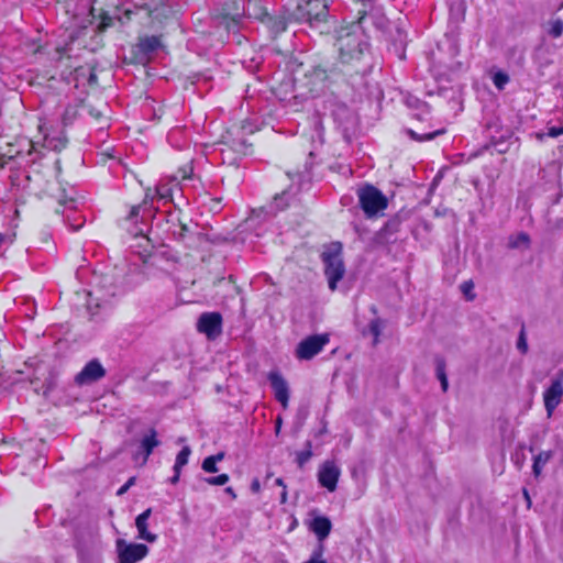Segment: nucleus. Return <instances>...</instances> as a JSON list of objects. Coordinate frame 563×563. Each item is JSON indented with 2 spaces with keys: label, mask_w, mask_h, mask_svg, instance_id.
Masks as SVG:
<instances>
[{
  "label": "nucleus",
  "mask_w": 563,
  "mask_h": 563,
  "mask_svg": "<svg viewBox=\"0 0 563 563\" xmlns=\"http://www.w3.org/2000/svg\"><path fill=\"white\" fill-rule=\"evenodd\" d=\"M212 201H214L217 205H220L222 202V198H213Z\"/></svg>",
  "instance_id": "obj_60"
},
{
  "label": "nucleus",
  "mask_w": 563,
  "mask_h": 563,
  "mask_svg": "<svg viewBox=\"0 0 563 563\" xmlns=\"http://www.w3.org/2000/svg\"><path fill=\"white\" fill-rule=\"evenodd\" d=\"M563 399V369L559 371L543 393L544 408L550 418Z\"/></svg>",
  "instance_id": "obj_8"
},
{
  "label": "nucleus",
  "mask_w": 563,
  "mask_h": 563,
  "mask_svg": "<svg viewBox=\"0 0 563 563\" xmlns=\"http://www.w3.org/2000/svg\"><path fill=\"white\" fill-rule=\"evenodd\" d=\"M549 64H550V62H547L544 65H543V64H542V65H540L539 73H540V75H541V76H544V75H545V74H544V66H545V65H549Z\"/></svg>",
  "instance_id": "obj_56"
},
{
  "label": "nucleus",
  "mask_w": 563,
  "mask_h": 563,
  "mask_svg": "<svg viewBox=\"0 0 563 563\" xmlns=\"http://www.w3.org/2000/svg\"><path fill=\"white\" fill-rule=\"evenodd\" d=\"M305 563H327L325 560H322V561H307Z\"/></svg>",
  "instance_id": "obj_62"
},
{
  "label": "nucleus",
  "mask_w": 563,
  "mask_h": 563,
  "mask_svg": "<svg viewBox=\"0 0 563 563\" xmlns=\"http://www.w3.org/2000/svg\"><path fill=\"white\" fill-rule=\"evenodd\" d=\"M96 80H97V76L95 74H91L90 78H89V81L92 82V81H96Z\"/></svg>",
  "instance_id": "obj_61"
},
{
  "label": "nucleus",
  "mask_w": 563,
  "mask_h": 563,
  "mask_svg": "<svg viewBox=\"0 0 563 563\" xmlns=\"http://www.w3.org/2000/svg\"><path fill=\"white\" fill-rule=\"evenodd\" d=\"M275 484H276L277 486H282V487H283V489H286V485H285V483H284L283 478H280V477H279V478H276V479H275Z\"/></svg>",
  "instance_id": "obj_55"
},
{
  "label": "nucleus",
  "mask_w": 563,
  "mask_h": 563,
  "mask_svg": "<svg viewBox=\"0 0 563 563\" xmlns=\"http://www.w3.org/2000/svg\"><path fill=\"white\" fill-rule=\"evenodd\" d=\"M280 426H282V419H280V418H278V419L276 420V432H279V430H280Z\"/></svg>",
  "instance_id": "obj_58"
},
{
  "label": "nucleus",
  "mask_w": 563,
  "mask_h": 563,
  "mask_svg": "<svg viewBox=\"0 0 563 563\" xmlns=\"http://www.w3.org/2000/svg\"><path fill=\"white\" fill-rule=\"evenodd\" d=\"M474 288V284L472 280L464 282L461 285L462 292L466 296L468 300H473L475 298V295L472 292Z\"/></svg>",
  "instance_id": "obj_42"
},
{
  "label": "nucleus",
  "mask_w": 563,
  "mask_h": 563,
  "mask_svg": "<svg viewBox=\"0 0 563 563\" xmlns=\"http://www.w3.org/2000/svg\"><path fill=\"white\" fill-rule=\"evenodd\" d=\"M167 222L170 223L169 231L174 239L190 247L195 241V233L180 220L178 213L168 212Z\"/></svg>",
  "instance_id": "obj_12"
},
{
  "label": "nucleus",
  "mask_w": 563,
  "mask_h": 563,
  "mask_svg": "<svg viewBox=\"0 0 563 563\" xmlns=\"http://www.w3.org/2000/svg\"><path fill=\"white\" fill-rule=\"evenodd\" d=\"M340 474L341 471L333 461H325L319 468L318 482L329 492H334L336 489Z\"/></svg>",
  "instance_id": "obj_15"
},
{
  "label": "nucleus",
  "mask_w": 563,
  "mask_h": 563,
  "mask_svg": "<svg viewBox=\"0 0 563 563\" xmlns=\"http://www.w3.org/2000/svg\"><path fill=\"white\" fill-rule=\"evenodd\" d=\"M224 492L231 496V498L235 499L236 498V494L234 493L233 488L232 487H227L224 489Z\"/></svg>",
  "instance_id": "obj_53"
},
{
  "label": "nucleus",
  "mask_w": 563,
  "mask_h": 563,
  "mask_svg": "<svg viewBox=\"0 0 563 563\" xmlns=\"http://www.w3.org/2000/svg\"><path fill=\"white\" fill-rule=\"evenodd\" d=\"M323 552H324L323 542L319 541V544L313 549L312 554L308 561H322Z\"/></svg>",
  "instance_id": "obj_43"
},
{
  "label": "nucleus",
  "mask_w": 563,
  "mask_h": 563,
  "mask_svg": "<svg viewBox=\"0 0 563 563\" xmlns=\"http://www.w3.org/2000/svg\"><path fill=\"white\" fill-rule=\"evenodd\" d=\"M81 108H82L84 110H86V111H87V113H88L91 118H93V119H96V120H100V119H102V118H103V112H102V110L97 109L96 107H93V106H91V104H82V106H81Z\"/></svg>",
  "instance_id": "obj_40"
},
{
  "label": "nucleus",
  "mask_w": 563,
  "mask_h": 563,
  "mask_svg": "<svg viewBox=\"0 0 563 563\" xmlns=\"http://www.w3.org/2000/svg\"><path fill=\"white\" fill-rule=\"evenodd\" d=\"M268 380L276 400L280 402L284 408H287L289 400V387L286 379L279 372H271L268 374Z\"/></svg>",
  "instance_id": "obj_17"
},
{
  "label": "nucleus",
  "mask_w": 563,
  "mask_h": 563,
  "mask_svg": "<svg viewBox=\"0 0 563 563\" xmlns=\"http://www.w3.org/2000/svg\"><path fill=\"white\" fill-rule=\"evenodd\" d=\"M222 321L220 312H203L198 318L197 330L209 340H214L222 333Z\"/></svg>",
  "instance_id": "obj_10"
},
{
  "label": "nucleus",
  "mask_w": 563,
  "mask_h": 563,
  "mask_svg": "<svg viewBox=\"0 0 563 563\" xmlns=\"http://www.w3.org/2000/svg\"><path fill=\"white\" fill-rule=\"evenodd\" d=\"M286 8L292 19L307 22L310 26H318L327 21L325 0H288Z\"/></svg>",
  "instance_id": "obj_2"
},
{
  "label": "nucleus",
  "mask_w": 563,
  "mask_h": 563,
  "mask_svg": "<svg viewBox=\"0 0 563 563\" xmlns=\"http://www.w3.org/2000/svg\"><path fill=\"white\" fill-rule=\"evenodd\" d=\"M356 195L358 206L368 219L383 214L388 207L387 197L374 185L364 184L356 190Z\"/></svg>",
  "instance_id": "obj_3"
},
{
  "label": "nucleus",
  "mask_w": 563,
  "mask_h": 563,
  "mask_svg": "<svg viewBox=\"0 0 563 563\" xmlns=\"http://www.w3.org/2000/svg\"><path fill=\"white\" fill-rule=\"evenodd\" d=\"M180 174L181 180H187L192 178V167L191 166H185L179 169L178 172Z\"/></svg>",
  "instance_id": "obj_46"
},
{
  "label": "nucleus",
  "mask_w": 563,
  "mask_h": 563,
  "mask_svg": "<svg viewBox=\"0 0 563 563\" xmlns=\"http://www.w3.org/2000/svg\"><path fill=\"white\" fill-rule=\"evenodd\" d=\"M341 243H333L328 250L321 254L324 264V274L328 278L329 288L336 289V284L341 280L345 273L344 263L341 256Z\"/></svg>",
  "instance_id": "obj_4"
},
{
  "label": "nucleus",
  "mask_w": 563,
  "mask_h": 563,
  "mask_svg": "<svg viewBox=\"0 0 563 563\" xmlns=\"http://www.w3.org/2000/svg\"><path fill=\"white\" fill-rule=\"evenodd\" d=\"M334 46L338 56L322 57L306 71L305 77L312 86L310 91L319 92L338 84H353L372 70L369 44L358 26L351 25L338 31Z\"/></svg>",
  "instance_id": "obj_1"
},
{
  "label": "nucleus",
  "mask_w": 563,
  "mask_h": 563,
  "mask_svg": "<svg viewBox=\"0 0 563 563\" xmlns=\"http://www.w3.org/2000/svg\"><path fill=\"white\" fill-rule=\"evenodd\" d=\"M106 376V369L99 360L89 361L75 376V383L79 386L93 384Z\"/></svg>",
  "instance_id": "obj_13"
},
{
  "label": "nucleus",
  "mask_w": 563,
  "mask_h": 563,
  "mask_svg": "<svg viewBox=\"0 0 563 563\" xmlns=\"http://www.w3.org/2000/svg\"><path fill=\"white\" fill-rule=\"evenodd\" d=\"M140 10H144L150 18V27L157 32L162 30L169 20L174 16V11L170 5L166 3H159L154 8H150L147 4L141 7Z\"/></svg>",
  "instance_id": "obj_11"
},
{
  "label": "nucleus",
  "mask_w": 563,
  "mask_h": 563,
  "mask_svg": "<svg viewBox=\"0 0 563 563\" xmlns=\"http://www.w3.org/2000/svg\"><path fill=\"white\" fill-rule=\"evenodd\" d=\"M374 1L375 0H361L362 9L357 10V14H358L357 22L358 23H361L362 20L366 16L367 12L369 10H372ZM355 2L357 3V2H360V0H355Z\"/></svg>",
  "instance_id": "obj_33"
},
{
  "label": "nucleus",
  "mask_w": 563,
  "mask_h": 563,
  "mask_svg": "<svg viewBox=\"0 0 563 563\" xmlns=\"http://www.w3.org/2000/svg\"><path fill=\"white\" fill-rule=\"evenodd\" d=\"M563 134V126H551L547 133H537V139L543 141L545 136L558 137Z\"/></svg>",
  "instance_id": "obj_35"
},
{
  "label": "nucleus",
  "mask_w": 563,
  "mask_h": 563,
  "mask_svg": "<svg viewBox=\"0 0 563 563\" xmlns=\"http://www.w3.org/2000/svg\"><path fill=\"white\" fill-rule=\"evenodd\" d=\"M286 501H287V490L283 489V492L280 494V504H286Z\"/></svg>",
  "instance_id": "obj_54"
},
{
  "label": "nucleus",
  "mask_w": 563,
  "mask_h": 563,
  "mask_svg": "<svg viewBox=\"0 0 563 563\" xmlns=\"http://www.w3.org/2000/svg\"><path fill=\"white\" fill-rule=\"evenodd\" d=\"M142 206H133L128 216V220L136 221Z\"/></svg>",
  "instance_id": "obj_47"
},
{
  "label": "nucleus",
  "mask_w": 563,
  "mask_h": 563,
  "mask_svg": "<svg viewBox=\"0 0 563 563\" xmlns=\"http://www.w3.org/2000/svg\"><path fill=\"white\" fill-rule=\"evenodd\" d=\"M310 529L320 542H323L331 532V520L325 516H317L310 523Z\"/></svg>",
  "instance_id": "obj_21"
},
{
  "label": "nucleus",
  "mask_w": 563,
  "mask_h": 563,
  "mask_svg": "<svg viewBox=\"0 0 563 563\" xmlns=\"http://www.w3.org/2000/svg\"><path fill=\"white\" fill-rule=\"evenodd\" d=\"M329 334H313L301 340L296 347V357L298 360L309 361L319 354L329 343Z\"/></svg>",
  "instance_id": "obj_7"
},
{
  "label": "nucleus",
  "mask_w": 563,
  "mask_h": 563,
  "mask_svg": "<svg viewBox=\"0 0 563 563\" xmlns=\"http://www.w3.org/2000/svg\"><path fill=\"white\" fill-rule=\"evenodd\" d=\"M162 46L161 37L146 35L139 37V42L132 48L133 62L144 64Z\"/></svg>",
  "instance_id": "obj_9"
},
{
  "label": "nucleus",
  "mask_w": 563,
  "mask_h": 563,
  "mask_svg": "<svg viewBox=\"0 0 563 563\" xmlns=\"http://www.w3.org/2000/svg\"><path fill=\"white\" fill-rule=\"evenodd\" d=\"M380 324L382 320L379 318L372 320L369 323V331L374 335L375 342H377V338L380 334Z\"/></svg>",
  "instance_id": "obj_45"
},
{
  "label": "nucleus",
  "mask_w": 563,
  "mask_h": 563,
  "mask_svg": "<svg viewBox=\"0 0 563 563\" xmlns=\"http://www.w3.org/2000/svg\"><path fill=\"white\" fill-rule=\"evenodd\" d=\"M213 286L217 288L216 296L222 300L235 298L240 294V287L235 285V280L232 275L228 278H217L213 282Z\"/></svg>",
  "instance_id": "obj_18"
},
{
  "label": "nucleus",
  "mask_w": 563,
  "mask_h": 563,
  "mask_svg": "<svg viewBox=\"0 0 563 563\" xmlns=\"http://www.w3.org/2000/svg\"><path fill=\"white\" fill-rule=\"evenodd\" d=\"M549 24L550 29L548 32L553 38H558L563 34V21L561 19L551 20Z\"/></svg>",
  "instance_id": "obj_30"
},
{
  "label": "nucleus",
  "mask_w": 563,
  "mask_h": 563,
  "mask_svg": "<svg viewBox=\"0 0 563 563\" xmlns=\"http://www.w3.org/2000/svg\"><path fill=\"white\" fill-rule=\"evenodd\" d=\"M517 349L521 353H523V354L527 353V351H528V344H527L525 328H522L520 333H519V338H518V341H517Z\"/></svg>",
  "instance_id": "obj_44"
},
{
  "label": "nucleus",
  "mask_w": 563,
  "mask_h": 563,
  "mask_svg": "<svg viewBox=\"0 0 563 563\" xmlns=\"http://www.w3.org/2000/svg\"><path fill=\"white\" fill-rule=\"evenodd\" d=\"M552 451H542L533 459L532 472L536 477L540 476L542 467L551 460Z\"/></svg>",
  "instance_id": "obj_25"
},
{
  "label": "nucleus",
  "mask_w": 563,
  "mask_h": 563,
  "mask_svg": "<svg viewBox=\"0 0 563 563\" xmlns=\"http://www.w3.org/2000/svg\"><path fill=\"white\" fill-rule=\"evenodd\" d=\"M251 490L254 494H257L261 490V484L257 478L253 479V482L251 484Z\"/></svg>",
  "instance_id": "obj_49"
},
{
  "label": "nucleus",
  "mask_w": 563,
  "mask_h": 563,
  "mask_svg": "<svg viewBox=\"0 0 563 563\" xmlns=\"http://www.w3.org/2000/svg\"><path fill=\"white\" fill-rule=\"evenodd\" d=\"M305 450H312V443L310 440H307L305 443Z\"/></svg>",
  "instance_id": "obj_57"
},
{
  "label": "nucleus",
  "mask_w": 563,
  "mask_h": 563,
  "mask_svg": "<svg viewBox=\"0 0 563 563\" xmlns=\"http://www.w3.org/2000/svg\"><path fill=\"white\" fill-rule=\"evenodd\" d=\"M51 390V385H47V387L43 390V395H46Z\"/></svg>",
  "instance_id": "obj_64"
},
{
  "label": "nucleus",
  "mask_w": 563,
  "mask_h": 563,
  "mask_svg": "<svg viewBox=\"0 0 563 563\" xmlns=\"http://www.w3.org/2000/svg\"><path fill=\"white\" fill-rule=\"evenodd\" d=\"M292 195L290 189H285L280 194H276L272 203L268 207L261 208L260 212H267L271 216H275L278 211L285 210L290 205V199ZM254 213H257V210H253Z\"/></svg>",
  "instance_id": "obj_19"
},
{
  "label": "nucleus",
  "mask_w": 563,
  "mask_h": 563,
  "mask_svg": "<svg viewBox=\"0 0 563 563\" xmlns=\"http://www.w3.org/2000/svg\"><path fill=\"white\" fill-rule=\"evenodd\" d=\"M250 5H254V19L260 20L268 29L274 37L286 31L288 21L292 20L286 8L287 3L284 4L285 13H287V16L285 14H271L265 8L261 7L258 0L251 1ZM294 21L296 20L294 19Z\"/></svg>",
  "instance_id": "obj_5"
},
{
  "label": "nucleus",
  "mask_w": 563,
  "mask_h": 563,
  "mask_svg": "<svg viewBox=\"0 0 563 563\" xmlns=\"http://www.w3.org/2000/svg\"><path fill=\"white\" fill-rule=\"evenodd\" d=\"M325 432H327V429H325V427H324V428H322V429L317 433V437H318V435H321V434H323V433H325Z\"/></svg>",
  "instance_id": "obj_63"
},
{
  "label": "nucleus",
  "mask_w": 563,
  "mask_h": 563,
  "mask_svg": "<svg viewBox=\"0 0 563 563\" xmlns=\"http://www.w3.org/2000/svg\"><path fill=\"white\" fill-rule=\"evenodd\" d=\"M511 461L514 462V464L517 466L518 470H521L525 464V461H526V455H525L523 451L517 450L511 455Z\"/></svg>",
  "instance_id": "obj_41"
},
{
  "label": "nucleus",
  "mask_w": 563,
  "mask_h": 563,
  "mask_svg": "<svg viewBox=\"0 0 563 563\" xmlns=\"http://www.w3.org/2000/svg\"><path fill=\"white\" fill-rule=\"evenodd\" d=\"M492 145L494 147V151H496L498 154H504L509 151V143L504 139L493 141Z\"/></svg>",
  "instance_id": "obj_37"
},
{
  "label": "nucleus",
  "mask_w": 563,
  "mask_h": 563,
  "mask_svg": "<svg viewBox=\"0 0 563 563\" xmlns=\"http://www.w3.org/2000/svg\"><path fill=\"white\" fill-rule=\"evenodd\" d=\"M201 468L207 473H217L219 471L217 463L209 456L202 461Z\"/></svg>",
  "instance_id": "obj_38"
},
{
  "label": "nucleus",
  "mask_w": 563,
  "mask_h": 563,
  "mask_svg": "<svg viewBox=\"0 0 563 563\" xmlns=\"http://www.w3.org/2000/svg\"><path fill=\"white\" fill-rule=\"evenodd\" d=\"M87 32H88L87 25H82L76 30H73L68 34V40L65 43V46L62 49H59L60 54L71 51V45H74L76 42H79L78 43L79 46L86 47V43L85 42L81 43L80 40L87 34Z\"/></svg>",
  "instance_id": "obj_23"
},
{
  "label": "nucleus",
  "mask_w": 563,
  "mask_h": 563,
  "mask_svg": "<svg viewBox=\"0 0 563 563\" xmlns=\"http://www.w3.org/2000/svg\"><path fill=\"white\" fill-rule=\"evenodd\" d=\"M509 81V76L504 71H497L493 77V82L497 89H504L505 85Z\"/></svg>",
  "instance_id": "obj_34"
},
{
  "label": "nucleus",
  "mask_w": 563,
  "mask_h": 563,
  "mask_svg": "<svg viewBox=\"0 0 563 563\" xmlns=\"http://www.w3.org/2000/svg\"><path fill=\"white\" fill-rule=\"evenodd\" d=\"M530 246V236L526 232H519L516 235H511L508 241L509 249H529Z\"/></svg>",
  "instance_id": "obj_27"
},
{
  "label": "nucleus",
  "mask_w": 563,
  "mask_h": 563,
  "mask_svg": "<svg viewBox=\"0 0 563 563\" xmlns=\"http://www.w3.org/2000/svg\"><path fill=\"white\" fill-rule=\"evenodd\" d=\"M191 454V449L186 445L184 446L177 454L174 468L181 470L188 463L189 455Z\"/></svg>",
  "instance_id": "obj_28"
},
{
  "label": "nucleus",
  "mask_w": 563,
  "mask_h": 563,
  "mask_svg": "<svg viewBox=\"0 0 563 563\" xmlns=\"http://www.w3.org/2000/svg\"><path fill=\"white\" fill-rule=\"evenodd\" d=\"M407 135L413 140V141H417V142H427V141H432L434 140L437 136L439 135H442L445 133V130L444 129H440V130H435V131H432V132H428V133H417L416 131L411 130V129H408L406 131Z\"/></svg>",
  "instance_id": "obj_26"
},
{
  "label": "nucleus",
  "mask_w": 563,
  "mask_h": 563,
  "mask_svg": "<svg viewBox=\"0 0 563 563\" xmlns=\"http://www.w3.org/2000/svg\"><path fill=\"white\" fill-rule=\"evenodd\" d=\"M404 221L401 214L397 213L393 216L384 227L376 232L374 242L377 245H386L396 241L395 234L399 231L400 225Z\"/></svg>",
  "instance_id": "obj_14"
},
{
  "label": "nucleus",
  "mask_w": 563,
  "mask_h": 563,
  "mask_svg": "<svg viewBox=\"0 0 563 563\" xmlns=\"http://www.w3.org/2000/svg\"><path fill=\"white\" fill-rule=\"evenodd\" d=\"M522 494H523V497H525V499L527 501L528 507H530L531 506V498H530L528 489L523 488L522 489Z\"/></svg>",
  "instance_id": "obj_52"
},
{
  "label": "nucleus",
  "mask_w": 563,
  "mask_h": 563,
  "mask_svg": "<svg viewBox=\"0 0 563 563\" xmlns=\"http://www.w3.org/2000/svg\"><path fill=\"white\" fill-rule=\"evenodd\" d=\"M152 515V509L147 508L140 514L135 519V527L137 529V538L153 543L157 540V536L147 530V520Z\"/></svg>",
  "instance_id": "obj_20"
},
{
  "label": "nucleus",
  "mask_w": 563,
  "mask_h": 563,
  "mask_svg": "<svg viewBox=\"0 0 563 563\" xmlns=\"http://www.w3.org/2000/svg\"><path fill=\"white\" fill-rule=\"evenodd\" d=\"M230 477L228 474H220L218 476L206 477L203 481L212 486H223L229 482Z\"/></svg>",
  "instance_id": "obj_32"
},
{
  "label": "nucleus",
  "mask_w": 563,
  "mask_h": 563,
  "mask_svg": "<svg viewBox=\"0 0 563 563\" xmlns=\"http://www.w3.org/2000/svg\"><path fill=\"white\" fill-rule=\"evenodd\" d=\"M312 457V450H303L297 453L296 462L300 468Z\"/></svg>",
  "instance_id": "obj_36"
},
{
  "label": "nucleus",
  "mask_w": 563,
  "mask_h": 563,
  "mask_svg": "<svg viewBox=\"0 0 563 563\" xmlns=\"http://www.w3.org/2000/svg\"><path fill=\"white\" fill-rule=\"evenodd\" d=\"M81 225H82L81 223L80 224H76V225L71 224V228H73L74 231H78L81 228Z\"/></svg>",
  "instance_id": "obj_59"
},
{
  "label": "nucleus",
  "mask_w": 563,
  "mask_h": 563,
  "mask_svg": "<svg viewBox=\"0 0 563 563\" xmlns=\"http://www.w3.org/2000/svg\"><path fill=\"white\" fill-rule=\"evenodd\" d=\"M156 195L158 199L172 200L173 189L168 184H159L156 187Z\"/></svg>",
  "instance_id": "obj_31"
},
{
  "label": "nucleus",
  "mask_w": 563,
  "mask_h": 563,
  "mask_svg": "<svg viewBox=\"0 0 563 563\" xmlns=\"http://www.w3.org/2000/svg\"><path fill=\"white\" fill-rule=\"evenodd\" d=\"M135 483V477H131L128 479V482L122 486L120 487V489L118 490V495H123L124 493H126L129 490V488L134 485Z\"/></svg>",
  "instance_id": "obj_48"
},
{
  "label": "nucleus",
  "mask_w": 563,
  "mask_h": 563,
  "mask_svg": "<svg viewBox=\"0 0 563 563\" xmlns=\"http://www.w3.org/2000/svg\"><path fill=\"white\" fill-rule=\"evenodd\" d=\"M287 176L291 181L297 180L299 183V187L302 185L303 181L310 180V175L308 170L307 164L305 165V170H296L294 173L287 172Z\"/></svg>",
  "instance_id": "obj_29"
},
{
  "label": "nucleus",
  "mask_w": 563,
  "mask_h": 563,
  "mask_svg": "<svg viewBox=\"0 0 563 563\" xmlns=\"http://www.w3.org/2000/svg\"><path fill=\"white\" fill-rule=\"evenodd\" d=\"M180 471L181 470H178V468H174V476L170 477L169 482L175 485L179 482V477H180Z\"/></svg>",
  "instance_id": "obj_50"
},
{
  "label": "nucleus",
  "mask_w": 563,
  "mask_h": 563,
  "mask_svg": "<svg viewBox=\"0 0 563 563\" xmlns=\"http://www.w3.org/2000/svg\"><path fill=\"white\" fill-rule=\"evenodd\" d=\"M77 117V110L74 107H67L63 114V122L65 125L71 124Z\"/></svg>",
  "instance_id": "obj_39"
},
{
  "label": "nucleus",
  "mask_w": 563,
  "mask_h": 563,
  "mask_svg": "<svg viewBox=\"0 0 563 563\" xmlns=\"http://www.w3.org/2000/svg\"><path fill=\"white\" fill-rule=\"evenodd\" d=\"M435 364V376L440 380L441 389L443 393H446L449 389V380L446 376V362L444 357L437 355L434 357Z\"/></svg>",
  "instance_id": "obj_24"
},
{
  "label": "nucleus",
  "mask_w": 563,
  "mask_h": 563,
  "mask_svg": "<svg viewBox=\"0 0 563 563\" xmlns=\"http://www.w3.org/2000/svg\"><path fill=\"white\" fill-rule=\"evenodd\" d=\"M119 563H137L148 554V547L143 543L128 542L124 539L115 541Z\"/></svg>",
  "instance_id": "obj_6"
},
{
  "label": "nucleus",
  "mask_w": 563,
  "mask_h": 563,
  "mask_svg": "<svg viewBox=\"0 0 563 563\" xmlns=\"http://www.w3.org/2000/svg\"><path fill=\"white\" fill-rule=\"evenodd\" d=\"M136 12L131 9H125L122 13L117 9L112 15L109 12L102 11L100 14V23L97 26L98 33L107 31L109 27H113L117 23L121 26L132 20V15Z\"/></svg>",
  "instance_id": "obj_16"
},
{
  "label": "nucleus",
  "mask_w": 563,
  "mask_h": 563,
  "mask_svg": "<svg viewBox=\"0 0 563 563\" xmlns=\"http://www.w3.org/2000/svg\"><path fill=\"white\" fill-rule=\"evenodd\" d=\"M225 454L224 452H219L214 455H210L209 457L213 459L216 463L221 462L224 459Z\"/></svg>",
  "instance_id": "obj_51"
},
{
  "label": "nucleus",
  "mask_w": 563,
  "mask_h": 563,
  "mask_svg": "<svg viewBox=\"0 0 563 563\" xmlns=\"http://www.w3.org/2000/svg\"><path fill=\"white\" fill-rule=\"evenodd\" d=\"M161 444V441L157 439V432L154 428L150 429L148 433L144 435L141 441V452L144 454V462L152 454L153 450Z\"/></svg>",
  "instance_id": "obj_22"
}]
</instances>
